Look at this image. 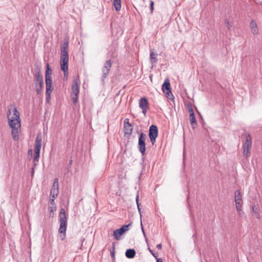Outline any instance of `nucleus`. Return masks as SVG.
I'll list each match as a JSON object with an SVG mask.
<instances>
[{"instance_id": "nucleus-1", "label": "nucleus", "mask_w": 262, "mask_h": 262, "mask_svg": "<svg viewBox=\"0 0 262 262\" xmlns=\"http://www.w3.org/2000/svg\"><path fill=\"white\" fill-rule=\"evenodd\" d=\"M10 114L11 111L9 110L7 113V117L9 125L11 128V135L14 140L18 141L21 126L19 113L16 107H14L12 116L10 117Z\"/></svg>"}, {"instance_id": "nucleus-2", "label": "nucleus", "mask_w": 262, "mask_h": 262, "mask_svg": "<svg viewBox=\"0 0 262 262\" xmlns=\"http://www.w3.org/2000/svg\"><path fill=\"white\" fill-rule=\"evenodd\" d=\"M68 46V41H64L61 48L60 66L61 69L64 74L68 70L69 54L67 51Z\"/></svg>"}, {"instance_id": "nucleus-3", "label": "nucleus", "mask_w": 262, "mask_h": 262, "mask_svg": "<svg viewBox=\"0 0 262 262\" xmlns=\"http://www.w3.org/2000/svg\"><path fill=\"white\" fill-rule=\"evenodd\" d=\"M60 227L59 232L61 233H65L67 229V216L63 208H61L59 212Z\"/></svg>"}, {"instance_id": "nucleus-4", "label": "nucleus", "mask_w": 262, "mask_h": 262, "mask_svg": "<svg viewBox=\"0 0 262 262\" xmlns=\"http://www.w3.org/2000/svg\"><path fill=\"white\" fill-rule=\"evenodd\" d=\"M59 192V183L58 179L56 178L54 179V183L53 184L52 188L50 192V203L54 205V200L56 199L58 194Z\"/></svg>"}, {"instance_id": "nucleus-5", "label": "nucleus", "mask_w": 262, "mask_h": 262, "mask_svg": "<svg viewBox=\"0 0 262 262\" xmlns=\"http://www.w3.org/2000/svg\"><path fill=\"white\" fill-rule=\"evenodd\" d=\"M43 78L39 73L35 74V90L38 95H40L43 88Z\"/></svg>"}, {"instance_id": "nucleus-6", "label": "nucleus", "mask_w": 262, "mask_h": 262, "mask_svg": "<svg viewBox=\"0 0 262 262\" xmlns=\"http://www.w3.org/2000/svg\"><path fill=\"white\" fill-rule=\"evenodd\" d=\"M145 139L146 135L142 133L139 135L138 141V149L142 156L145 154Z\"/></svg>"}, {"instance_id": "nucleus-7", "label": "nucleus", "mask_w": 262, "mask_h": 262, "mask_svg": "<svg viewBox=\"0 0 262 262\" xmlns=\"http://www.w3.org/2000/svg\"><path fill=\"white\" fill-rule=\"evenodd\" d=\"M246 140L244 144V151L243 154L246 157H249L250 155V149L251 147L252 142L251 138L250 135L249 134L247 135L246 137Z\"/></svg>"}, {"instance_id": "nucleus-8", "label": "nucleus", "mask_w": 262, "mask_h": 262, "mask_svg": "<svg viewBox=\"0 0 262 262\" xmlns=\"http://www.w3.org/2000/svg\"><path fill=\"white\" fill-rule=\"evenodd\" d=\"M158 130L157 126L155 125H151L149 127V137L152 145L156 142V139L158 137Z\"/></svg>"}, {"instance_id": "nucleus-9", "label": "nucleus", "mask_w": 262, "mask_h": 262, "mask_svg": "<svg viewBox=\"0 0 262 262\" xmlns=\"http://www.w3.org/2000/svg\"><path fill=\"white\" fill-rule=\"evenodd\" d=\"M112 66V62L111 60H107L104 63V66L102 69V75L101 77V81L103 84L104 83V80L108 74Z\"/></svg>"}, {"instance_id": "nucleus-10", "label": "nucleus", "mask_w": 262, "mask_h": 262, "mask_svg": "<svg viewBox=\"0 0 262 262\" xmlns=\"http://www.w3.org/2000/svg\"><path fill=\"white\" fill-rule=\"evenodd\" d=\"M130 225V224L123 225L120 229L115 230L113 233L114 238L117 240H120L121 238V236L128 230V228Z\"/></svg>"}, {"instance_id": "nucleus-11", "label": "nucleus", "mask_w": 262, "mask_h": 262, "mask_svg": "<svg viewBox=\"0 0 262 262\" xmlns=\"http://www.w3.org/2000/svg\"><path fill=\"white\" fill-rule=\"evenodd\" d=\"M234 201L236 203V208L238 211H241L242 209V205L243 201L242 199V195L239 190H237L235 192Z\"/></svg>"}, {"instance_id": "nucleus-12", "label": "nucleus", "mask_w": 262, "mask_h": 262, "mask_svg": "<svg viewBox=\"0 0 262 262\" xmlns=\"http://www.w3.org/2000/svg\"><path fill=\"white\" fill-rule=\"evenodd\" d=\"M162 90L164 93H165L167 96V97L170 99V95L172 96V93L170 89V84L169 80L168 79H166L164 83L162 84Z\"/></svg>"}, {"instance_id": "nucleus-13", "label": "nucleus", "mask_w": 262, "mask_h": 262, "mask_svg": "<svg viewBox=\"0 0 262 262\" xmlns=\"http://www.w3.org/2000/svg\"><path fill=\"white\" fill-rule=\"evenodd\" d=\"M79 79L77 78L73 80L72 90V95L74 96H78L79 93Z\"/></svg>"}, {"instance_id": "nucleus-14", "label": "nucleus", "mask_w": 262, "mask_h": 262, "mask_svg": "<svg viewBox=\"0 0 262 262\" xmlns=\"http://www.w3.org/2000/svg\"><path fill=\"white\" fill-rule=\"evenodd\" d=\"M42 142V136L41 133L38 134L35 139V152L40 153Z\"/></svg>"}, {"instance_id": "nucleus-15", "label": "nucleus", "mask_w": 262, "mask_h": 262, "mask_svg": "<svg viewBox=\"0 0 262 262\" xmlns=\"http://www.w3.org/2000/svg\"><path fill=\"white\" fill-rule=\"evenodd\" d=\"M49 64H47V70L46 72V86H52V80L51 74L49 73Z\"/></svg>"}, {"instance_id": "nucleus-16", "label": "nucleus", "mask_w": 262, "mask_h": 262, "mask_svg": "<svg viewBox=\"0 0 262 262\" xmlns=\"http://www.w3.org/2000/svg\"><path fill=\"white\" fill-rule=\"evenodd\" d=\"M124 128L125 129V134H131L133 131V127L128 122V119L124 120Z\"/></svg>"}, {"instance_id": "nucleus-17", "label": "nucleus", "mask_w": 262, "mask_h": 262, "mask_svg": "<svg viewBox=\"0 0 262 262\" xmlns=\"http://www.w3.org/2000/svg\"><path fill=\"white\" fill-rule=\"evenodd\" d=\"M139 107L141 108L148 107V102L145 97H142L139 100Z\"/></svg>"}, {"instance_id": "nucleus-18", "label": "nucleus", "mask_w": 262, "mask_h": 262, "mask_svg": "<svg viewBox=\"0 0 262 262\" xmlns=\"http://www.w3.org/2000/svg\"><path fill=\"white\" fill-rule=\"evenodd\" d=\"M157 54L155 53L153 51H150V61L152 66H155L156 62L158 61L157 58Z\"/></svg>"}, {"instance_id": "nucleus-19", "label": "nucleus", "mask_w": 262, "mask_h": 262, "mask_svg": "<svg viewBox=\"0 0 262 262\" xmlns=\"http://www.w3.org/2000/svg\"><path fill=\"white\" fill-rule=\"evenodd\" d=\"M250 28L254 34H257L258 32L257 24L255 20H252L250 23Z\"/></svg>"}, {"instance_id": "nucleus-20", "label": "nucleus", "mask_w": 262, "mask_h": 262, "mask_svg": "<svg viewBox=\"0 0 262 262\" xmlns=\"http://www.w3.org/2000/svg\"><path fill=\"white\" fill-rule=\"evenodd\" d=\"M136 251L133 249H127L125 252V256L128 258H133L135 256Z\"/></svg>"}, {"instance_id": "nucleus-21", "label": "nucleus", "mask_w": 262, "mask_h": 262, "mask_svg": "<svg viewBox=\"0 0 262 262\" xmlns=\"http://www.w3.org/2000/svg\"><path fill=\"white\" fill-rule=\"evenodd\" d=\"M113 5L117 11H119L121 9V0H114Z\"/></svg>"}, {"instance_id": "nucleus-22", "label": "nucleus", "mask_w": 262, "mask_h": 262, "mask_svg": "<svg viewBox=\"0 0 262 262\" xmlns=\"http://www.w3.org/2000/svg\"><path fill=\"white\" fill-rule=\"evenodd\" d=\"M40 156V153L38 152H35L34 157H33V163L34 166H35L37 164V162L39 160V158Z\"/></svg>"}, {"instance_id": "nucleus-23", "label": "nucleus", "mask_w": 262, "mask_h": 262, "mask_svg": "<svg viewBox=\"0 0 262 262\" xmlns=\"http://www.w3.org/2000/svg\"><path fill=\"white\" fill-rule=\"evenodd\" d=\"M258 208L255 206H253L252 207V211L254 213L255 217L257 219H259L260 218V214L258 213Z\"/></svg>"}, {"instance_id": "nucleus-24", "label": "nucleus", "mask_w": 262, "mask_h": 262, "mask_svg": "<svg viewBox=\"0 0 262 262\" xmlns=\"http://www.w3.org/2000/svg\"><path fill=\"white\" fill-rule=\"evenodd\" d=\"M50 206L49 207V210L50 212H54L56 210V206L54 202V205L50 203Z\"/></svg>"}, {"instance_id": "nucleus-25", "label": "nucleus", "mask_w": 262, "mask_h": 262, "mask_svg": "<svg viewBox=\"0 0 262 262\" xmlns=\"http://www.w3.org/2000/svg\"><path fill=\"white\" fill-rule=\"evenodd\" d=\"M190 122L191 125H193V124H196V123L195 115L194 114L192 115V113L191 114V115H190Z\"/></svg>"}, {"instance_id": "nucleus-26", "label": "nucleus", "mask_w": 262, "mask_h": 262, "mask_svg": "<svg viewBox=\"0 0 262 262\" xmlns=\"http://www.w3.org/2000/svg\"><path fill=\"white\" fill-rule=\"evenodd\" d=\"M115 246H116L115 244V243H113V245H112V250L111 251V255L112 258L113 259H115Z\"/></svg>"}, {"instance_id": "nucleus-27", "label": "nucleus", "mask_w": 262, "mask_h": 262, "mask_svg": "<svg viewBox=\"0 0 262 262\" xmlns=\"http://www.w3.org/2000/svg\"><path fill=\"white\" fill-rule=\"evenodd\" d=\"M139 194H137L136 197V203L137 205L138 211H139L140 214H141V209L140 208V205H139ZM140 215L141 216V214H140Z\"/></svg>"}, {"instance_id": "nucleus-28", "label": "nucleus", "mask_w": 262, "mask_h": 262, "mask_svg": "<svg viewBox=\"0 0 262 262\" xmlns=\"http://www.w3.org/2000/svg\"><path fill=\"white\" fill-rule=\"evenodd\" d=\"M52 92V86H46V94H51Z\"/></svg>"}, {"instance_id": "nucleus-29", "label": "nucleus", "mask_w": 262, "mask_h": 262, "mask_svg": "<svg viewBox=\"0 0 262 262\" xmlns=\"http://www.w3.org/2000/svg\"><path fill=\"white\" fill-rule=\"evenodd\" d=\"M225 24L226 25V26L227 27V28L230 30L231 27V25L229 23V20L227 19H226L225 20Z\"/></svg>"}, {"instance_id": "nucleus-30", "label": "nucleus", "mask_w": 262, "mask_h": 262, "mask_svg": "<svg viewBox=\"0 0 262 262\" xmlns=\"http://www.w3.org/2000/svg\"><path fill=\"white\" fill-rule=\"evenodd\" d=\"M78 96H72V99H73V102L74 104H76L77 102V101H78Z\"/></svg>"}, {"instance_id": "nucleus-31", "label": "nucleus", "mask_w": 262, "mask_h": 262, "mask_svg": "<svg viewBox=\"0 0 262 262\" xmlns=\"http://www.w3.org/2000/svg\"><path fill=\"white\" fill-rule=\"evenodd\" d=\"M154 2L152 1H150V9L151 11V12L152 13L154 9Z\"/></svg>"}, {"instance_id": "nucleus-32", "label": "nucleus", "mask_w": 262, "mask_h": 262, "mask_svg": "<svg viewBox=\"0 0 262 262\" xmlns=\"http://www.w3.org/2000/svg\"><path fill=\"white\" fill-rule=\"evenodd\" d=\"M188 111L190 113V115H191L192 113V115L194 114L193 108L191 106H188Z\"/></svg>"}, {"instance_id": "nucleus-33", "label": "nucleus", "mask_w": 262, "mask_h": 262, "mask_svg": "<svg viewBox=\"0 0 262 262\" xmlns=\"http://www.w3.org/2000/svg\"><path fill=\"white\" fill-rule=\"evenodd\" d=\"M51 99V94H46V101L47 102H49Z\"/></svg>"}, {"instance_id": "nucleus-34", "label": "nucleus", "mask_w": 262, "mask_h": 262, "mask_svg": "<svg viewBox=\"0 0 262 262\" xmlns=\"http://www.w3.org/2000/svg\"><path fill=\"white\" fill-rule=\"evenodd\" d=\"M141 227H142V232H143V234H144V237H145V241H146V242L147 243L148 240H147V238H146V237L145 233V232H144V230L143 227V226H142V223H141Z\"/></svg>"}, {"instance_id": "nucleus-35", "label": "nucleus", "mask_w": 262, "mask_h": 262, "mask_svg": "<svg viewBox=\"0 0 262 262\" xmlns=\"http://www.w3.org/2000/svg\"><path fill=\"white\" fill-rule=\"evenodd\" d=\"M148 250L149 251V252L151 253V254L155 257V258H157V255H156V254L155 253H154V252L152 251V250H151L150 249L149 247H148Z\"/></svg>"}, {"instance_id": "nucleus-36", "label": "nucleus", "mask_w": 262, "mask_h": 262, "mask_svg": "<svg viewBox=\"0 0 262 262\" xmlns=\"http://www.w3.org/2000/svg\"><path fill=\"white\" fill-rule=\"evenodd\" d=\"M148 108H141L142 110V113L144 114V115H146V112H147V110Z\"/></svg>"}, {"instance_id": "nucleus-37", "label": "nucleus", "mask_w": 262, "mask_h": 262, "mask_svg": "<svg viewBox=\"0 0 262 262\" xmlns=\"http://www.w3.org/2000/svg\"><path fill=\"white\" fill-rule=\"evenodd\" d=\"M157 248L159 250H161L162 249V244H159L157 245Z\"/></svg>"}, {"instance_id": "nucleus-38", "label": "nucleus", "mask_w": 262, "mask_h": 262, "mask_svg": "<svg viewBox=\"0 0 262 262\" xmlns=\"http://www.w3.org/2000/svg\"><path fill=\"white\" fill-rule=\"evenodd\" d=\"M157 262H163V261L161 258H158L157 259Z\"/></svg>"}, {"instance_id": "nucleus-39", "label": "nucleus", "mask_w": 262, "mask_h": 262, "mask_svg": "<svg viewBox=\"0 0 262 262\" xmlns=\"http://www.w3.org/2000/svg\"><path fill=\"white\" fill-rule=\"evenodd\" d=\"M34 169L33 167L32 168V171H31V174H32V176L33 175V173H34Z\"/></svg>"}, {"instance_id": "nucleus-40", "label": "nucleus", "mask_w": 262, "mask_h": 262, "mask_svg": "<svg viewBox=\"0 0 262 262\" xmlns=\"http://www.w3.org/2000/svg\"><path fill=\"white\" fill-rule=\"evenodd\" d=\"M84 238H81V241L82 242L84 241Z\"/></svg>"}]
</instances>
